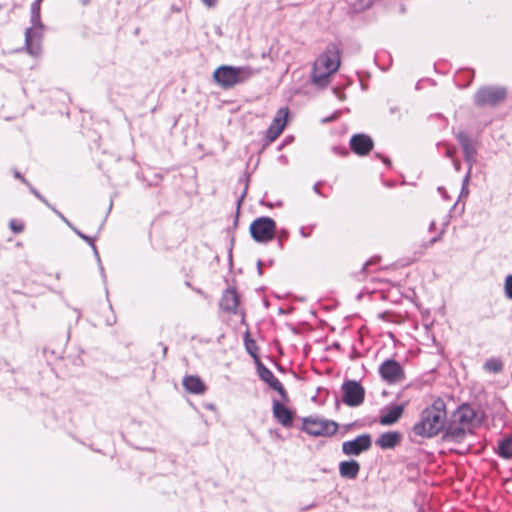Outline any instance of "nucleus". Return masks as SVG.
Wrapping results in <instances>:
<instances>
[{"mask_svg":"<svg viewBox=\"0 0 512 512\" xmlns=\"http://www.w3.org/2000/svg\"><path fill=\"white\" fill-rule=\"evenodd\" d=\"M445 403L436 399L421 413L420 420L413 426V432L421 437H433L442 431L446 422Z\"/></svg>","mask_w":512,"mask_h":512,"instance_id":"nucleus-1","label":"nucleus"},{"mask_svg":"<svg viewBox=\"0 0 512 512\" xmlns=\"http://www.w3.org/2000/svg\"><path fill=\"white\" fill-rule=\"evenodd\" d=\"M340 66V52L336 45H329L315 60L311 74L312 83L318 87H326L331 76Z\"/></svg>","mask_w":512,"mask_h":512,"instance_id":"nucleus-2","label":"nucleus"},{"mask_svg":"<svg viewBox=\"0 0 512 512\" xmlns=\"http://www.w3.org/2000/svg\"><path fill=\"white\" fill-rule=\"evenodd\" d=\"M256 71L250 66L222 65L213 73L214 81L223 89L242 84L254 76Z\"/></svg>","mask_w":512,"mask_h":512,"instance_id":"nucleus-3","label":"nucleus"},{"mask_svg":"<svg viewBox=\"0 0 512 512\" xmlns=\"http://www.w3.org/2000/svg\"><path fill=\"white\" fill-rule=\"evenodd\" d=\"M302 428L310 435L327 437L337 432L338 424L323 418L307 417L303 419Z\"/></svg>","mask_w":512,"mask_h":512,"instance_id":"nucleus-4","label":"nucleus"},{"mask_svg":"<svg viewBox=\"0 0 512 512\" xmlns=\"http://www.w3.org/2000/svg\"><path fill=\"white\" fill-rule=\"evenodd\" d=\"M276 223L269 217H260L250 225L252 238L257 242L267 243L274 238Z\"/></svg>","mask_w":512,"mask_h":512,"instance_id":"nucleus-5","label":"nucleus"},{"mask_svg":"<svg viewBox=\"0 0 512 512\" xmlns=\"http://www.w3.org/2000/svg\"><path fill=\"white\" fill-rule=\"evenodd\" d=\"M506 97V90L503 87H482L474 96L475 104L478 106H494L502 102Z\"/></svg>","mask_w":512,"mask_h":512,"instance_id":"nucleus-6","label":"nucleus"},{"mask_svg":"<svg viewBox=\"0 0 512 512\" xmlns=\"http://www.w3.org/2000/svg\"><path fill=\"white\" fill-rule=\"evenodd\" d=\"M379 374L388 384L400 383L405 379L403 367L393 359H387L379 366Z\"/></svg>","mask_w":512,"mask_h":512,"instance_id":"nucleus-7","label":"nucleus"},{"mask_svg":"<svg viewBox=\"0 0 512 512\" xmlns=\"http://www.w3.org/2000/svg\"><path fill=\"white\" fill-rule=\"evenodd\" d=\"M32 26L26 30L25 44L29 54L37 56L41 52V40L44 32L42 22L31 23Z\"/></svg>","mask_w":512,"mask_h":512,"instance_id":"nucleus-8","label":"nucleus"},{"mask_svg":"<svg viewBox=\"0 0 512 512\" xmlns=\"http://www.w3.org/2000/svg\"><path fill=\"white\" fill-rule=\"evenodd\" d=\"M342 401L351 407L359 406L364 401L365 390L356 381H347L342 385Z\"/></svg>","mask_w":512,"mask_h":512,"instance_id":"nucleus-9","label":"nucleus"},{"mask_svg":"<svg viewBox=\"0 0 512 512\" xmlns=\"http://www.w3.org/2000/svg\"><path fill=\"white\" fill-rule=\"evenodd\" d=\"M371 445V436L368 434H362L353 440L343 442L342 451L347 456H358L361 453L368 451Z\"/></svg>","mask_w":512,"mask_h":512,"instance_id":"nucleus-10","label":"nucleus"},{"mask_svg":"<svg viewBox=\"0 0 512 512\" xmlns=\"http://www.w3.org/2000/svg\"><path fill=\"white\" fill-rule=\"evenodd\" d=\"M288 114L289 110L287 108H280L277 111L276 115L272 120V123L267 129L266 136L269 141H275L283 132L287 123Z\"/></svg>","mask_w":512,"mask_h":512,"instance_id":"nucleus-11","label":"nucleus"},{"mask_svg":"<svg viewBox=\"0 0 512 512\" xmlns=\"http://www.w3.org/2000/svg\"><path fill=\"white\" fill-rule=\"evenodd\" d=\"M257 370H258V375L261 378V380L266 382L272 389L277 391L280 394V396L282 397L283 400H287L288 399L287 393H286L283 385L275 377V375L272 373V371H270L267 367H265L262 364L258 365Z\"/></svg>","mask_w":512,"mask_h":512,"instance_id":"nucleus-12","label":"nucleus"},{"mask_svg":"<svg viewBox=\"0 0 512 512\" xmlns=\"http://www.w3.org/2000/svg\"><path fill=\"white\" fill-rule=\"evenodd\" d=\"M350 146L354 153L364 156L373 148L372 139L365 134H356L350 140Z\"/></svg>","mask_w":512,"mask_h":512,"instance_id":"nucleus-13","label":"nucleus"},{"mask_svg":"<svg viewBox=\"0 0 512 512\" xmlns=\"http://www.w3.org/2000/svg\"><path fill=\"white\" fill-rule=\"evenodd\" d=\"M273 416L284 427H291L294 414L278 400H273Z\"/></svg>","mask_w":512,"mask_h":512,"instance_id":"nucleus-14","label":"nucleus"},{"mask_svg":"<svg viewBox=\"0 0 512 512\" xmlns=\"http://www.w3.org/2000/svg\"><path fill=\"white\" fill-rule=\"evenodd\" d=\"M407 405V402L401 405H395L388 407L385 411H383L380 417V424L384 426L392 425L396 423L403 414L404 408Z\"/></svg>","mask_w":512,"mask_h":512,"instance_id":"nucleus-15","label":"nucleus"},{"mask_svg":"<svg viewBox=\"0 0 512 512\" xmlns=\"http://www.w3.org/2000/svg\"><path fill=\"white\" fill-rule=\"evenodd\" d=\"M456 137L463 148L465 159L471 167L475 160L476 149L471 143L469 137L464 132L457 133Z\"/></svg>","mask_w":512,"mask_h":512,"instance_id":"nucleus-16","label":"nucleus"},{"mask_svg":"<svg viewBox=\"0 0 512 512\" xmlns=\"http://www.w3.org/2000/svg\"><path fill=\"white\" fill-rule=\"evenodd\" d=\"M401 440V434L396 431L386 432L379 436L376 440V444L382 449H392Z\"/></svg>","mask_w":512,"mask_h":512,"instance_id":"nucleus-17","label":"nucleus"},{"mask_svg":"<svg viewBox=\"0 0 512 512\" xmlns=\"http://www.w3.org/2000/svg\"><path fill=\"white\" fill-rule=\"evenodd\" d=\"M360 471V464L355 461H342L339 464V473L341 477L347 479H355Z\"/></svg>","mask_w":512,"mask_h":512,"instance_id":"nucleus-18","label":"nucleus"},{"mask_svg":"<svg viewBox=\"0 0 512 512\" xmlns=\"http://www.w3.org/2000/svg\"><path fill=\"white\" fill-rule=\"evenodd\" d=\"M183 386L187 391L194 394H201L206 390L205 384L198 376H186L183 379Z\"/></svg>","mask_w":512,"mask_h":512,"instance_id":"nucleus-19","label":"nucleus"},{"mask_svg":"<svg viewBox=\"0 0 512 512\" xmlns=\"http://www.w3.org/2000/svg\"><path fill=\"white\" fill-rule=\"evenodd\" d=\"M238 303L237 293L232 289L226 290L221 300L222 308L226 311H235Z\"/></svg>","mask_w":512,"mask_h":512,"instance_id":"nucleus-20","label":"nucleus"},{"mask_svg":"<svg viewBox=\"0 0 512 512\" xmlns=\"http://www.w3.org/2000/svg\"><path fill=\"white\" fill-rule=\"evenodd\" d=\"M498 454L503 459H511L512 458V437H506L499 441L498 444Z\"/></svg>","mask_w":512,"mask_h":512,"instance_id":"nucleus-21","label":"nucleus"},{"mask_svg":"<svg viewBox=\"0 0 512 512\" xmlns=\"http://www.w3.org/2000/svg\"><path fill=\"white\" fill-rule=\"evenodd\" d=\"M56 213L60 216V218H61L63 221H65V223H67V225H68L69 227H71V228L73 229V231H74V232H75V233H76L80 238H82L83 240H85V241H86V242H87V243L92 247V249H93V251H94L95 256H96L97 258H99V254H98V251H97V248H96V246H95V244H94L93 239H92L91 237H89V236H87V235L83 234L82 232H80V231H79L78 229H76L74 226H72V224H71V223H70V222H69V221H68V220H67V219H66V218H65L61 213H59V212H57V211H56Z\"/></svg>","mask_w":512,"mask_h":512,"instance_id":"nucleus-22","label":"nucleus"},{"mask_svg":"<svg viewBox=\"0 0 512 512\" xmlns=\"http://www.w3.org/2000/svg\"><path fill=\"white\" fill-rule=\"evenodd\" d=\"M484 369L490 373H498L503 369V362L498 358H490L485 362Z\"/></svg>","mask_w":512,"mask_h":512,"instance_id":"nucleus-23","label":"nucleus"},{"mask_svg":"<svg viewBox=\"0 0 512 512\" xmlns=\"http://www.w3.org/2000/svg\"><path fill=\"white\" fill-rule=\"evenodd\" d=\"M42 1L43 0H35L31 6V23L41 22L40 10Z\"/></svg>","mask_w":512,"mask_h":512,"instance_id":"nucleus-24","label":"nucleus"},{"mask_svg":"<svg viewBox=\"0 0 512 512\" xmlns=\"http://www.w3.org/2000/svg\"><path fill=\"white\" fill-rule=\"evenodd\" d=\"M458 416H459V421L462 424H466V423H469L473 419L474 413L471 409H469L467 407H462L458 412Z\"/></svg>","mask_w":512,"mask_h":512,"instance_id":"nucleus-25","label":"nucleus"},{"mask_svg":"<svg viewBox=\"0 0 512 512\" xmlns=\"http://www.w3.org/2000/svg\"><path fill=\"white\" fill-rule=\"evenodd\" d=\"M504 293L508 299L512 300V274L505 278Z\"/></svg>","mask_w":512,"mask_h":512,"instance_id":"nucleus-26","label":"nucleus"},{"mask_svg":"<svg viewBox=\"0 0 512 512\" xmlns=\"http://www.w3.org/2000/svg\"><path fill=\"white\" fill-rule=\"evenodd\" d=\"M245 346H246V349L248 351V353L256 358L257 357V347H256V343L254 340H251V339H248L246 338L245 339Z\"/></svg>","mask_w":512,"mask_h":512,"instance_id":"nucleus-27","label":"nucleus"},{"mask_svg":"<svg viewBox=\"0 0 512 512\" xmlns=\"http://www.w3.org/2000/svg\"><path fill=\"white\" fill-rule=\"evenodd\" d=\"M10 228L15 233H20L24 229V225L22 223H18L15 220L10 221Z\"/></svg>","mask_w":512,"mask_h":512,"instance_id":"nucleus-28","label":"nucleus"},{"mask_svg":"<svg viewBox=\"0 0 512 512\" xmlns=\"http://www.w3.org/2000/svg\"><path fill=\"white\" fill-rule=\"evenodd\" d=\"M312 229H313V227H309V228L302 227L300 229L301 236L304 237V238L309 237L311 235V233H312Z\"/></svg>","mask_w":512,"mask_h":512,"instance_id":"nucleus-29","label":"nucleus"},{"mask_svg":"<svg viewBox=\"0 0 512 512\" xmlns=\"http://www.w3.org/2000/svg\"><path fill=\"white\" fill-rule=\"evenodd\" d=\"M202 2L209 8L216 5L217 0H202Z\"/></svg>","mask_w":512,"mask_h":512,"instance_id":"nucleus-30","label":"nucleus"},{"mask_svg":"<svg viewBox=\"0 0 512 512\" xmlns=\"http://www.w3.org/2000/svg\"><path fill=\"white\" fill-rule=\"evenodd\" d=\"M15 177L21 179L22 181H25V179L18 172L15 173Z\"/></svg>","mask_w":512,"mask_h":512,"instance_id":"nucleus-31","label":"nucleus"},{"mask_svg":"<svg viewBox=\"0 0 512 512\" xmlns=\"http://www.w3.org/2000/svg\"><path fill=\"white\" fill-rule=\"evenodd\" d=\"M31 190H32V192H33V193H34L38 198L42 199V197L40 196V194H39L37 191H35V190H33V189H31Z\"/></svg>","mask_w":512,"mask_h":512,"instance_id":"nucleus-32","label":"nucleus"},{"mask_svg":"<svg viewBox=\"0 0 512 512\" xmlns=\"http://www.w3.org/2000/svg\"><path fill=\"white\" fill-rule=\"evenodd\" d=\"M434 227H435V223H434V222H432V223L430 224V230L434 229Z\"/></svg>","mask_w":512,"mask_h":512,"instance_id":"nucleus-33","label":"nucleus"},{"mask_svg":"<svg viewBox=\"0 0 512 512\" xmlns=\"http://www.w3.org/2000/svg\"><path fill=\"white\" fill-rule=\"evenodd\" d=\"M454 165H455L456 169L458 170L459 169V163L458 162H454Z\"/></svg>","mask_w":512,"mask_h":512,"instance_id":"nucleus-34","label":"nucleus"},{"mask_svg":"<svg viewBox=\"0 0 512 512\" xmlns=\"http://www.w3.org/2000/svg\"><path fill=\"white\" fill-rule=\"evenodd\" d=\"M439 238H440V236H439V237H437V238H433V239L431 240V242H432V243H434V242H436Z\"/></svg>","mask_w":512,"mask_h":512,"instance_id":"nucleus-35","label":"nucleus"},{"mask_svg":"<svg viewBox=\"0 0 512 512\" xmlns=\"http://www.w3.org/2000/svg\"><path fill=\"white\" fill-rule=\"evenodd\" d=\"M89 1H90V0H81V2H82L83 4H86V3H88Z\"/></svg>","mask_w":512,"mask_h":512,"instance_id":"nucleus-36","label":"nucleus"}]
</instances>
